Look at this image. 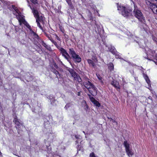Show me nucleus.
Returning <instances> with one entry per match:
<instances>
[{"mask_svg": "<svg viewBox=\"0 0 157 157\" xmlns=\"http://www.w3.org/2000/svg\"><path fill=\"white\" fill-rule=\"evenodd\" d=\"M134 9L133 10L134 14L135 17L137 18L139 20L141 23L140 25V28L141 29L144 28L145 26L146 25L145 24V20L143 14L141 11L137 8L136 6L134 5Z\"/></svg>", "mask_w": 157, "mask_h": 157, "instance_id": "1", "label": "nucleus"}, {"mask_svg": "<svg viewBox=\"0 0 157 157\" xmlns=\"http://www.w3.org/2000/svg\"><path fill=\"white\" fill-rule=\"evenodd\" d=\"M117 9L118 10L121 11L122 15L126 18L129 17L132 15L131 10L127 7L119 6H117Z\"/></svg>", "mask_w": 157, "mask_h": 157, "instance_id": "2", "label": "nucleus"}, {"mask_svg": "<svg viewBox=\"0 0 157 157\" xmlns=\"http://www.w3.org/2000/svg\"><path fill=\"white\" fill-rule=\"evenodd\" d=\"M69 53L73 58V60L76 63H79L81 61V59L79 56L77 55L73 48L69 49Z\"/></svg>", "mask_w": 157, "mask_h": 157, "instance_id": "3", "label": "nucleus"}, {"mask_svg": "<svg viewBox=\"0 0 157 157\" xmlns=\"http://www.w3.org/2000/svg\"><path fill=\"white\" fill-rule=\"evenodd\" d=\"M124 145L125 147V152L127 155L129 157H132L134 155V152L132 147H130L129 144L127 143V141H124Z\"/></svg>", "mask_w": 157, "mask_h": 157, "instance_id": "4", "label": "nucleus"}, {"mask_svg": "<svg viewBox=\"0 0 157 157\" xmlns=\"http://www.w3.org/2000/svg\"><path fill=\"white\" fill-rule=\"evenodd\" d=\"M82 86H84L88 89L94 84L89 81V79L86 77H84L82 78V82L81 83Z\"/></svg>", "mask_w": 157, "mask_h": 157, "instance_id": "5", "label": "nucleus"}, {"mask_svg": "<svg viewBox=\"0 0 157 157\" xmlns=\"http://www.w3.org/2000/svg\"><path fill=\"white\" fill-rule=\"evenodd\" d=\"M36 22L37 23L38 26L42 30H43V28L41 26L40 23L43 24L44 23V18L42 16H38L36 17Z\"/></svg>", "mask_w": 157, "mask_h": 157, "instance_id": "6", "label": "nucleus"}, {"mask_svg": "<svg viewBox=\"0 0 157 157\" xmlns=\"http://www.w3.org/2000/svg\"><path fill=\"white\" fill-rule=\"evenodd\" d=\"M147 58L148 59V56L150 55L153 57L155 58V59L156 60V59H157V51H153L150 49H148L146 53Z\"/></svg>", "mask_w": 157, "mask_h": 157, "instance_id": "7", "label": "nucleus"}, {"mask_svg": "<svg viewBox=\"0 0 157 157\" xmlns=\"http://www.w3.org/2000/svg\"><path fill=\"white\" fill-rule=\"evenodd\" d=\"M89 93L93 96H94L97 94V88L94 85L88 89Z\"/></svg>", "mask_w": 157, "mask_h": 157, "instance_id": "8", "label": "nucleus"}, {"mask_svg": "<svg viewBox=\"0 0 157 157\" xmlns=\"http://www.w3.org/2000/svg\"><path fill=\"white\" fill-rule=\"evenodd\" d=\"M59 49L60 50L62 55L68 60L69 59V56L66 51L63 48L60 47Z\"/></svg>", "mask_w": 157, "mask_h": 157, "instance_id": "9", "label": "nucleus"}, {"mask_svg": "<svg viewBox=\"0 0 157 157\" xmlns=\"http://www.w3.org/2000/svg\"><path fill=\"white\" fill-rule=\"evenodd\" d=\"M146 3L148 6H149L150 8L151 9L152 11H153V9L155 8V6H157L155 4L151 3L150 2L147 0H146Z\"/></svg>", "mask_w": 157, "mask_h": 157, "instance_id": "10", "label": "nucleus"}, {"mask_svg": "<svg viewBox=\"0 0 157 157\" xmlns=\"http://www.w3.org/2000/svg\"><path fill=\"white\" fill-rule=\"evenodd\" d=\"M12 6L13 9L14 10V11L13 12V13L14 14L16 15V16L17 18V17L19 16V11L17 7L14 5H13Z\"/></svg>", "mask_w": 157, "mask_h": 157, "instance_id": "11", "label": "nucleus"}, {"mask_svg": "<svg viewBox=\"0 0 157 157\" xmlns=\"http://www.w3.org/2000/svg\"><path fill=\"white\" fill-rule=\"evenodd\" d=\"M29 6L32 10L33 13V14L36 18L39 16L38 14L39 13L37 10L35 9L34 8H32L31 6L29 4Z\"/></svg>", "mask_w": 157, "mask_h": 157, "instance_id": "12", "label": "nucleus"}, {"mask_svg": "<svg viewBox=\"0 0 157 157\" xmlns=\"http://www.w3.org/2000/svg\"><path fill=\"white\" fill-rule=\"evenodd\" d=\"M143 71V76L144 78L146 80V82L148 84V85H150V81L149 79L148 76H147V75L146 74H145L144 72Z\"/></svg>", "mask_w": 157, "mask_h": 157, "instance_id": "13", "label": "nucleus"}, {"mask_svg": "<svg viewBox=\"0 0 157 157\" xmlns=\"http://www.w3.org/2000/svg\"><path fill=\"white\" fill-rule=\"evenodd\" d=\"M68 71L71 75L74 78L78 74L76 73L74 70L70 68L68 69Z\"/></svg>", "mask_w": 157, "mask_h": 157, "instance_id": "14", "label": "nucleus"}, {"mask_svg": "<svg viewBox=\"0 0 157 157\" xmlns=\"http://www.w3.org/2000/svg\"><path fill=\"white\" fill-rule=\"evenodd\" d=\"M111 84L117 89H120L119 85L118 82L116 81H113L111 82Z\"/></svg>", "mask_w": 157, "mask_h": 157, "instance_id": "15", "label": "nucleus"}, {"mask_svg": "<svg viewBox=\"0 0 157 157\" xmlns=\"http://www.w3.org/2000/svg\"><path fill=\"white\" fill-rule=\"evenodd\" d=\"M87 61L90 66L94 67H95V64L94 63L95 62L94 60L92 61L90 59H88L87 60Z\"/></svg>", "mask_w": 157, "mask_h": 157, "instance_id": "16", "label": "nucleus"}, {"mask_svg": "<svg viewBox=\"0 0 157 157\" xmlns=\"http://www.w3.org/2000/svg\"><path fill=\"white\" fill-rule=\"evenodd\" d=\"M108 51H109L113 54H115L116 52V50L115 48L113 47L112 46H111L110 47H109Z\"/></svg>", "mask_w": 157, "mask_h": 157, "instance_id": "17", "label": "nucleus"}, {"mask_svg": "<svg viewBox=\"0 0 157 157\" xmlns=\"http://www.w3.org/2000/svg\"><path fill=\"white\" fill-rule=\"evenodd\" d=\"M74 78L75 80H77L80 84L81 82H82V79L78 74Z\"/></svg>", "mask_w": 157, "mask_h": 157, "instance_id": "18", "label": "nucleus"}, {"mask_svg": "<svg viewBox=\"0 0 157 157\" xmlns=\"http://www.w3.org/2000/svg\"><path fill=\"white\" fill-rule=\"evenodd\" d=\"M13 121L18 126H20L22 125V124L18 121V119L17 118H15Z\"/></svg>", "mask_w": 157, "mask_h": 157, "instance_id": "19", "label": "nucleus"}, {"mask_svg": "<svg viewBox=\"0 0 157 157\" xmlns=\"http://www.w3.org/2000/svg\"><path fill=\"white\" fill-rule=\"evenodd\" d=\"M96 106L98 107H100L101 106L99 102L98 101L96 100L95 99H94L93 101H91Z\"/></svg>", "mask_w": 157, "mask_h": 157, "instance_id": "20", "label": "nucleus"}, {"mask_svg": "<svg viewBox=\"0 0 157 157\" xmlns=\"http://www.w3.org/2000/svg\"><path fill=\"white\" fill-rule=\"evenodd\" d=\"M109 69L110 70V71H111L113 70L114 65L113 63H110L108 64Z\"/></svg>", "mask_w": 157, "mask_h": 157, "instance_id": "21", "label": "nucleus"}, {"mask_svg": "<svg viewBox=\"0 0 157 157\" xmlns=\"http://www.w3.org/2000/svg\"><path fill=\"white\" fill-rule=\"evenodd\" d=\"M42 45L48 50H50L51 49L50 48L48 45H47L43 41L42 42Z\"/></svg>", "mask_w": 157, "mask_h": 157, "instance_id": "22", "label": "nucleus"}, {"mask_svg": "<svg viewBox=\"0 0 157 157\" xmlns=\"http://www.w3.org/2000/svg\"><path fill=\"white\" fill-rule=\"evenodd\" d=\"M92 59L95 62H96L97 61V58L96 56V55L95 54H94L93 55H92Z\"/></svg>", "mask_w": 157, "mask_h": 157, "instance_id": "23", "label": "nucleus"}, {"mask_svg": "<svg viewBox=\"0 0 157 157\" xmlns=\"http://www.w3.org/2000/svg\"><path fill=\"white\" fill-rule=\"evenodd\" d=\"M67 3H68L69 6L71 8H72L73 5L71 2V0H65Z\"/></svg>", "mask_w": 157, "mask_h": 157, "instance_id": "24", "label": "nucleus"}, {"mask_svg": "<svg viewBox=\"0 0 157 157\" xmlns=\"http://www.w3.org/2000/svg\"><path fill=\"white\" fill-rule=\"evenodd\" d=\"M50 40H51V41L56 46V47L58 48V49L60 48L59 46H58V45L57 43L55 42L52 39H50Z\"/></svg>", "mask_w": 157, "mask_h": 157, "instance_id": "25", "label": "nucleus"}, {"mask_svg": "<svg viewBox=\"0 0 157 157\" xmlns=\"http://www.w3.org/2000/svg\"><path fill=\"white\" fill-rule=\"evenodd\" d=\"M50 101L51 102V103L53 105L54 104L53 103L55 102L56 101L53 98H50Z\"/></svg>", "mask_w": 157, "mask_h": 157, "instance_id": "26", "label": "nucleus"}, {"mask_svg": "<svg viewBox=\"0 0 157 157\" xmlns=\"http://www.w3.org/2000/svg\"><path fill=\"white\" fill-rule=\"evenodd\" d=\"M155 8L153 9V12L154 13L157 14V6H155Z\"/></svg>", "mask_w": 157, "mask_h": 157, "instance_id": "27", "label": "nucleus"}, {"mask_svg": "<svg viewBox=\"0 0 157 157\" xmlns=\"http://www.w3.org/2000/svg\"><path fill=\"white\" fill-rule=\"evenodd\" d=\"M56 75V76L57 78H58L59 76H60V74L58 71H56V72H54V73Z\"/></svg>", "mask_w": 157, "mask_h": 157, "instance_id": "28", "label": "nucleus"}, {"mask_svg": "<svg viewBox=\"0 0 157 157\" xmlns=\"http://www.w3.org/2000/svg\"><path fill=\"white\" fill-rule=\"evenodd\" d=\"M25 25H26V26L27 27V28H28L29 29L30 31L31 30H32L30 26L29 25V24L26 23L25 24Z\"/></svg>", "mask_w": 157, "mask_h": 157, "instance_id": "29", "label": "nucleus"}, {"mask_svg": "<svg viewBox=\"0 0 157 157\" xmlns=\"http://www.w3.org/2000/svg\"><path fill=\"white\" fill-rule=\"evenodd\" d=\"M30 33H31V35L34 36L36 35V33L32 30L30 31Z\"/></svg>", "mask_w": 157, "mask_h": 157, "instance_id": "30", "label": "nucleus"}, {"mask_svg": "<svg viewBox=\"0 0 157 157\" xmlns=\"http://www.w3.org/2000/svg\"><path fill=\"white\" fill-rule=\"evenodd\" d=\"M88 96L89 98H90V100L92 101L94 99L93 97L91 96V95L90 94H88Z\"/></svg>", "mask_w": 157, "mask_h": 157, "instance_id": "31", "label": "nucleus"}, {"mask_svg": "<svg viewBox=\"0 0 157 157\" xmlns=\"http://www.w3.org/2000/svg\"><path fill=\"white\" fill-rule=\"evenodd\" d=\"M90 157H95V154L94 152H92L90 155Z\"/></svg>", "mask_w": 157, "mask_h": 157, "instance_id": "32", "label": "nucleus"}, {"mask_svg": "<svg viewBox=\"0 0 157 157\" xmlns=\"http://www.w3.org/2000/svg\"><path fill=\"white\" fill-rule=\"evenodd\" d=\"M30 1L34 4L37 3V0H30Z\"/></svg>", "mask_w": 157, "mask_h": 157, "instance_id": "33", "label": "nucleus"}, {"mask_svg": "<svg viewBox=\"0 0 157 157\" xmlns=\"http://www.w3.org/2000/svg\"><path fill=\"white\" fill-rule=\"evenodd\" d=\"M57 70H56L54 68L52 67V68L51 69V71H52L53 73H54V72H56Z\"/></svg>", "mask_w": 157, "mask_h": 157, "instance_id": "34", "label": "nucleus"}, {"mask_svg": "<svg viewBox=\"0 0 157 157\" xmlns=\"http://www.w3.org/2000/svg\"><path fill=\"white\" fill-rule=\"evenodd\" d=\"M75 137L77 139H79L80 136V135H75Z\"/></svg>", "mask_w": 157, "mask_h": 157, "instance_id": "35", "label": "nucleus"}, {"mask_svg": "<svg viewBox=\"0 0 157 157\" xmlns=\"http://www.w3.org/2000/svg\"><path fill=\"white\" fill-rule=\"evenodd\" d=\"M70 106L69 105V104H67L66 106H65V107L64 108L66 109H67V108L68 107H69Z\"/></svg>", "mask_w": 157, "mask_h": 157, "instance_id": "36", "label": "nucleus"}, {"mask_svg": "<svg viewBox=\"0 0 157 157\" xmlns=\"http://www.w3.org/2000/svg\"><path fill=\"white\" fill-rule=\"evenodd\" d=\"M54 66L56 68H58V66L56 64V63H55L54 64Z\"/></svg>", "mask_w": 157, "mask_h": 157, "instance_id": "37", "label": "nucleus"}, {"mask_svg": "<svg viewBox=\"0 0 157 157\" xmlns=\"http://www.w3.org/2000/svg\"><path fill=\"white\" fill-rule=\"evenodd\" d=\"M138 44H139V45L140 46V47H142V46L144 47V45H142L141 44V42H140V43H138Z\"/></svg>", "mask_w": 157, "mask_h": 157, "instance_id": "38", "label": "nucleus"}, {"mask_svg": "<svg viewBox=\"0 0 157 157\" xmlns=\"http://www.w3.org/2000/svg\"><path fill=\"white\" fill-rule=\"evenodd\" d=\"M34 37L36 38H38V36L37 34H36V35L34 36Z\"/></svg>", "mask_w": 157, "mask_h": 157, "instance_id": "39", "label": "nucleus"}, {"mask_svg": "<svg viewBox=\"0 0 157 157\" xmlns=\"http://www.w3.org/2000/svg\"><path fill=\"white\" fill-rule=\"evenodd\" d=\"M112 121L113 123H115L116 124H117V122L114 120L113 119L112 120Z\"/></svg>", "mask_w": 157, "mask_h": 157, "instance_id": "40", "label": "nucleus"}, {"mask_svg": "<svg viewBox=\"0 0 157 157\" xmlns=\"http://www.w3.org/2000/svg\"><path fill=\"white\" fill-rule=\"evenodd\" d=\"M153 61L157 65V59H156V60H153Z\"/></svg>", "mask_w": 157, "mask_h": 157, "instance_id": "41", "label": "nucleus"}, {"mask_svg": "<svg viewBox=\"0 0 157 157\" xmlns=\"http://www.w3.org/2000/svg\"><path fill=\"white\" fill-rule=\"evenodd\" d=\"M108 119H109V120H110V121H112V120H113V119H112V118H109V117H108Z\"/></svg>", "mask_w": 157, "mask_h": 157, "instance_id": "42", "label": "nucleus"}, {"mask_svg": "<svg viewBox=\"0 0 157 157\" xmlns=\"http://www.w3.org/2000/svg\"><path fill=\"white\" fill-rule=\"evenodd\" d=\"M116 58H120L119 57V56H118V55H116Z\"/></svg>", "mask_w": 157, "mask_h": 157, "instance_id": "43", "label": "nucleus"}, {"mask_svg": "<svg viewBox=\"0 0 157 157\" xmlns=\"http://www.w3.org/2000/svg\"><path fill=\"white\" fill-rule=\"evenodd\" d=\"M98 78L99 79V80H101V78L100 77H99V76H98Z\"/></svg>", "mask_w": 157, "mask_h": 157, "instance_id": "44", "label": "nucleus"}, {"mask_svg": "<svg viewBox=\"0 0 157 157\" xmlns=\"http://www.w3.org/2000/svg\"><path fill=\"white\" fill-rule=\"evenodd\" d=\"M81 17L82 19H84V17H83V16L82 15H81Z\"/></svg>", "mask_w": 157, "mask_h": 157, "instance_id": "45", "label": "nucleus"}, {"mask_svg": "<svg viewBox=\"0 0 157 157\" xmlns=\"http://www.w3.org/2000/svg\"><path fill=\"white\" fill-rule=\"evenodd\" d=\"M76 143H78V140L76 141Z\"/></svg>", "mask_w": 157, "mask_h": 157, "instance_id": "46", "label": "nucleus"}, {"mask_svg": "<svg viewBox=\"0 0 157 157\" xmlns=\"http://www.w3.org/2000/svg\"><path fill=\"white\" fill-rule=\"evenodd\" d=\"M83 132L85 134V132L84 131H83Z\"/></svg>", "mask_w": 157, "mask_h": 157, "instance_id": "47", "label": "nucleus"}, {"mask_svg": "<svg viewBox=\"0 0 157 157\" xmlns=\"http://www.w3.org/2000/svg\"><path fill=\"white\" fill-rule=\"evenodd\" d=\"M48 37L49 39H50V37H49V36H48Z\"/></svg>", "mask_w": 157, "mask_h": 157, "instance_id": "48", "label": "nucleus"}, {"mask_svg": "<svg viewBox=\"0 0 157 157\" xmlns=\"http://www.w3.org/2000/svg\"><path fill=\"white\" fill-rule=\"evenodd\" d=\"M151 98V97H149L148 98H149V99H151V98Z\"/></svg>", "mask_w": 157, "mask_h": 157, "instance_id": "49", "label": "nucleus"}, {"mask_svg": "<svg viewBox=\"0 0 157 157\" xmlns=\"http://www.w3.org/2000/svg\"><path fill=\"white\" fill-rule=\"evenodd\" d=\"M156 98L157 99V95H156Z\"/></svg>", "mask_w": 157, "mask_h": 157, "instance_id": "50", "label": "nucleus"}, {"mask_svg": "<svg viewBox=\"0 0 157 157\" xmlns=\"http://www.w3.org/2000/svg\"><path fill=\"white\" fill-rule=\"evenodd\" d=\"M85 104H86V102H85Z\"/></svg>", "mask_w": 157, "mask_h": 157, "instance_id": "51", "label": "nucleus"}]
</instances>
